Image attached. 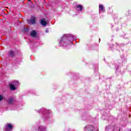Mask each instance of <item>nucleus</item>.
Here are the masks:
<instances>
[{
  "label": "nucleus",
  "mask_w": 131,
  "mask_h": 131,
  "mask_svg": "<svg viewBox=\"0 0 131 131\" xmlns=\"http://www.w3.org/2000/svg\"><path fill=\"white\" fill-rule=\"evenodd\" d=\"M35 21H36V17L32 16L30 19L28 20V24H35Z\"/></svg>",
  "instance_id": "nucleus-1"
},
{
  "label": "nucleus",
  "mask_w": 131,
  "mask_h": 131,
  "mask_svg": "<svg viewBox=\"0 0 131 131\" xmlns=\"http://www.w3.org/2000/svg\"><path fill=\"white\" fill-rule=\"evenodd\" d=\"M6 130L7 131H10L13 129V125L12 124H7L6 126Z\"/></svg>",
  "instance_id": "nucleus-2"
},
{
  "label": "nucleus",
  "mask_w": 131,
  "mask_h": 131,
  "mask_svg": "<svg viewBox=\"0 0 131 131\" xmlns=\"http://www.w3.org/2000/svg\"><path fill=\"white\" fill-rule=\"evenodd\" d=\"M94 129V126L93 125H89L85 127L84 130L86 131H93Z\"/></svg>",
  "instance_id": "nucleus-3"
},
{
  "label": "nucleus",
  "mask_w": 131,
  "mask_h": 131,
  "mask_svg": "<svg viewBox=\"0 0 131 131\" xmlns=\"http://www.w3.org/2000/svg\"><path fill=\"white\" fill-rule=\"evenodd\" d=\"M99 13H104L105 12V8H104V6L103 5H99Z\"/></svg>",
  "instance_id": "nucleus-4"
},
{
  "label": "nucleus",
  "mask_w": 131,
  "mask_h": 131,
  "mask_svg": "<svg viewBox=\"0 0 131 131\" xmlns=\"http://www.w3.org/2000/svg\"><path fill=\"white\" fill-rule=\"evenodd\" d=\"M30 35L32 37H36V35H37V33H36V31L33 30L30 32Z\"/></svg>",
  "instance_id": "nucleus-5"
},
{
  "label": "nucleus",
  "mask_w": 131,
  "mask_h": 131,
  "mask_svg": "<svg viewBox=\"0 0 131 131\" xmlns=\"http://www.w3.org/2000/svg\"><path fill=\"white\" fill-rule=\"evenodd\" d=\"M7 103H8V104H13V102H14V98L11 97L10 98H8L7 100Z\"/></svg>",
  "instance_id": "nucleus-6"
},
{
  "label": "nucleus",
  "mask_w": 131,
  "mask_h": 131,
  "mask_svg": "<svg viewBox=\"0 0 131 131\" xmlns=\"http://www.w3.org/2000/svg\"><path fill=\"white\" fill-rule=\"evenodd\" d=\"M76 9H78V11H82V6L80 5H76L75 6Z\"/></svg>",
  "instance_id": "nucleus-7"
},
{
  "label": "nucleus",
  "mask_w": 131,
  "mask_h": 131,
  "mask_svg": "<svg viewBox=\"0 0 131 131\" xmlns=\"http://www.w3.org/2000/svg\"><path fill=\"white\" fill-rule=\"evenodd\" d=\"M8 56L9 57H11V58H13V57H14L15 56V53H14V51H10L9 52Z\"/></svg>",
  "instance_id": "nucleus-8"
},
{
  "label": "nucleus",
  "mask_w": 131,
  "mask_h": 131,
  "mask_svg": "<svg viewBox=\"0 0 131 131\" xmlns=\"http://www.w3.org/2000/svg\"><path fill=\"white\" fill-rule=\"evenodd\" d=\"M40 23L43 26H46V25H47V21L45 18L41 19Z\"/></svg>",
  "instance_id": "nucleus-9"
},
{
  "label": "nucleus",
  "mask_w": 131,
  "mask_h": 131,
  "mask_svg": "<svg viewBox=\"0 0 131 131\" xmlns=\"http://www.w3.org/2000/svg\"><path fill=\"white\" fill-rule=\"evenodd\" d=\"M9 87L11 91H15L16 90V87L12 84H9Z\"/></svg>",
  "instance_id": "nucleus-10"
},
{
  "label": "nucleus",
  "mask_w": 131,
  "mask_h": 131,
  "mask_svg": "<svg viewBox=\"0 0 131 131\" xmlns=\"http://www.w3.org/2000/svg\"><path fill=\"white\" fill-rule=\"evenodd\" d=\"M3 99H4V97H3V96L0 95V101H2V100H3Z\"/></svg>",
  "instance_id": "nucleus-11"
},
{
  "label": "nucleus",
  "mask_w": 131,
  "mask_h": 131,
  "mask_svg": "<svg viewBox=\"0 0 131 131\" xmlns=\"http://www.w3.org/2000/svg\"><path fill=\"white\" fill-rule=\"evenodd\" d=\"M40 128H41V127H39V129Z\"/></svg>",
  "instance_id": "nucleus-12"
}]
</instances>
